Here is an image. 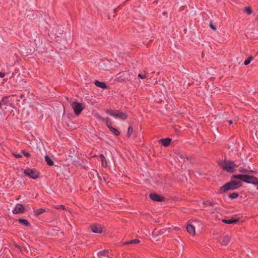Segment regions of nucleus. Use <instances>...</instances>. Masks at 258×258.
<instances>
[{
	"instance_id": "f257e3e1",
	"label": "nucleus",
	"mask_w": 258,
	"mask_h": 258,
	"mask_svg": "<svg viewBox=\"0 0 258 258\" xmlns=\"http://www.w3.org/2000/svg\"><path fill=\"white\" fill-rule=\"evenodd\" d=\"M232 178L236 179H240L244 182L252 183L256 186L258 184V178L253 176L247 174H237L233 175Z\"/></svg>"
},
{
	"instance_id": "f03ea898",
	"label": "nucleus",
	"mask_w": 258,
	"mask_h": 258,
	"mask_svg": "<svg viewBox=\"0 0 258 258\" xmlns=\"http://www.w3.org/2000/svg\"><path fill=\"white\" fill-rule=\"evenodd\" d=\"M231 177V180L225 183L220 188L221 192H225L229 190H234L241 186V183L239 181H236Z\"/></svg>"
},
{
	"instance_id": "7ed1b4c3",
	"label": "nucleus",
	"mask_w": 258,
	"mask_h": 258,
	"mask_svg": "<svg viewBox=\"0 0 258 258\" xmlns=\"http://www.w3.org/2000/svg\"><path fill=\"white\" fill-rule=\"evenodd\" d=\"M222 168L231 173L235 171L237 166L233 162L228 160H225L221 164Z\"/></svg>"
},
{
	"instance_id": "20e7f679",
	"label": "nucleus",
	"mask_w": 258,
	"mask_h": 258,
	"mask_svg": "<svg viewBox=\"0 0 258 258\" xmlns=\"http://www.w3.org/2000/svg\"><path fill=\"white\" fill-rule=\"evenodd\" d=\"M71 106H72V108L74 111L76 115H79V114H80V113L84 108V107L82 103L75 101L73 102L71 104Z\"/></svg>"
},
{
	"instance_id": "39448f33",
	"label": "nucleus",
	"mask_w": 258,
	"mask_h": 258,
	"mask_svg": "<svg viewBox=\"0 0 258 258\" xmlns=\"http://www.w3.org/2000/svg\"><path fill=\"white\" fill-rule=\"evenodd\" d=\"M105 112L107 114L115 117H118L119 118H120L122 120H125L127 118V116L126 114L122 112H118L117 113L113 112V111L110 110L109 109H106L105 110Z\"/></svg>"
},
{
	"instance_id": "423d86ee",
	"label": "nucleus",
	"mask_w": 258,
	"mask_h": 258,
	"mask_svg": "<svg viewBox=\"0 0 258 258\" xmlns=\"http://www.w3.org/2000/svg\"><path fill=\"white\" fill-rule=\"evenodd\" d=\"M24 173L26 176L33 179L37 178L39 175V173L37 171L32 169L25 170Z\"/></svg>"
},
{
	"instance_id": "0eeeda50",
	"label": "nucleus",
	"mask_w": 258,
	"mask_h": 258,
	"mask_svg": "<svg viewBox=\"0 0 258 258\" xmlns=\"http://www.w3.org/2000/svg\"><path fill=\"white\" fill-rule=\"evenodd\" d=\"M25 212V208L23 206V205L21 204H17L14 210H13V213L14 214H17L18 213H23Z\"/></svg>"
},
{
	"instance_id": "6e6552de",
	"label": "nucleus",
	"mask_w": 258,
	"mask_h": 258,
	"mask_svg": "<svg viewBox=\"0 0 258 258\" xmlns=\"http://www.w3.org/2000/svg\"><path fill=\"white\" fill-rule=\"evenodd\" d=\"M150 198L151 199L156 202H162L164 200V198L158 194L155 193H151L150 194Z\"/></svg>"
},
{
	"instance_id": "1a4fd4ad",
	"label": "nucleus",
	"mask_w": 258,
	"mask_h": 258,
	"mask_svg": "<svg viewBox=\"0 0 258 258\" xmlns=\"http://www.w3.org/2000/svg\"><path fill=\"white\" fill-rule=\"evenodd\" d=\"M91 228L92 231L95 233L100 234L101 233L102 231L101 227L100 226V225L98 224H95L92 225Z\"/></svg>"
},
{
	"instance_id": "9d476101",
	"label": "nucleus",
	"mask_w": 258,
	"mask_h": 258,
	"mask_svg": "<svg viewBox=\"0 0 258 258\" xmlns=\"http://www.w3.org/2000/svg\"><path fill=\"white\" fill-rule=\"evenodd\" d=\"M171 141V139L169 138L162 139L159 140V142L164 147H167L169 145Z\"/></svg>"
},
{
	"instance_id": "9b49d317",
	"label": "nucleus",
	"mask_w": 258,
	"mask_h": 258,
	"mask_svg": "<svg viewBox=\"0 0 258 258\" xmlns=\"http://www.w3.org/2000/svg\"><path fill=\"white\" fill-rule=\"evenodd\" d=\"M186 230L188 233L192 235H194L195 234V228L191 224H188L187 225Z\"/></svg>"
},
{
	"instance_id": "f8f14e48",
	"label": "nucleus",
	"mask_w": 258,
	"mask_h": 258,
	"mask_svg": "<svg viewBox=\"0 0 258 258\" xmlns=\"http://www.w3.org/2000/svg\"><path fill=\"white\" fill-rule=\"evenodd\" d=\"M94 84L97 87L102 89H105L107 87V86L104 82H99L98 80H95L94 81Z\"/></svg>"
},
{
	"instance_id": "ddd939ff",
	"label": "nucleus",
	"mask_w": 258,
	"mask_h": 258,
	"mask_svg": "<svg viewBox=\"0 0 258 258\" xmlns=\"http://www.w3.org/2000/svg\"><path fill=\"white\" fill-rule=\"evenodd\" d=\"M230 238L228 236H224L221 242V244L222 245H227L230 242Z\"/></svg>"
},
{
	"instance_id": "4468645a",
	"label": "nucleus",
	"mask_w": 258,
	"mask_h": 258,
	"mask_svg": "<svg viewBox=\"0 0 258 258\" xmlns=\"http://www.w3.org/2000/svg\"><path fill=\"white\" fill-rule=\"evenodd\" d=\"M99 157H100L101 161L102 166L104 167H106L107 166L108 164H107V162L106 160L105 157L102 154L99 155Z\"/></svg>"
},
{
	"instance_id": "2eb2a0df",
	"label": "nucleus",
	"mask_w": 258,
	"mask_h": 258,
	"mask_svg": "<svg viewBox=\"0 0 258 258\" xmlns=\"http://www.w3.org/2000/svg\"><path fill=\"white\" fill-rule=\"evenodd\" d=\"M238 221V219H223L222 222L226 224H234Z\"/></svg>"
},
{
	"instance_id": "dca6fc26",
	"label": "nucleus",
	"mask_w": 258,
	"mask_h": 258,
	"mask_svg": "<svg viewBox=\"0 0 258 258\" xmlns=\"http://www.w3.org/2000/svg\"><path fill=\"white\" fill-rule=\"evenodd\" d=\"M140 241L139 239H135L132 240L125 241L123 242L124 245H127V244H137L140 243Z\"/></svg>"
},
{
	"instance_id": "f3484780",
	"label": "nucleus",
	"mask_w": 258,
	"mask_h": 258,
	"mask_svg": "<svg viewBox=\"0 0 258 258\" xmlns=\"http://www.w3.org/2000/svg\"><path fill=\"white\" fill-rule=\"evenodd\" d=\"M45 160L47 164L49 166H52L54 164L53 160L48 155L45 156Z\"/></svg>"
},
{
	"instance_id": "a211bd4d",
	"label": "nucleus",
	"mask_w": 258,
	"mask_h": 258,
	"mask_svg": "<svg viewBox=\"0 0 258 258\" xmlns=\"http://www.w3.org/2000/svg\"><path fill=\"white\" fill-rule=\"evenodd\" d=\"M18 221L21 224L25 225V226L28 227L30 225V223L29 221L25 219L20 218L19 219Z\"/></svg>"
},
{
	"instance_id": "6ab92c4d",
	"label": "nucleus",
	"mask_w": 258,
	"mask_h": 258,
	"mask_svg": "<svg viewBox=\"0 0 258 258\" xmlns=\"http://www.w3.org/2000/svg\"><path fill=\"white\" fill-rule=\"evenodd\" d=\"M45 212V210L44 209L40 208V209H37L36 210H35L34 211V213L36 216H38V215H40L41 214Z\"/></svg>"
},
{
	"instance_id": "aec40b11",
	"label": "nucleus",
	"mask_w": 258,
	"mask_h": 258,
	"mask_svg": "<svg viewBox=\"0 0 258 258\" xmlns=\"http://www.w3.org/2000/svg\"><path fill=\"white\" fill-rule=\"evenodd\" d=\"M109 129L111 131V132L115 136H118L119 135L120 132L115 128H114L111 126L109 128Z\"/></svg>"
},
{
	"instance_id": "412c9836",
	"label": "nucleus",
	"mask_w": 258,
	"mask_h": 258,
	"mask_svg": "<svg viewBox=\"0 0 258 258\" xmlns=\"http://www.w3.org/2000/svg\"><path fill=\"white\" fill-rule=\"evenodd\" d=\"M229 198L231 199H234L238 197V194L236 192H234L228 196Z\"/></svg>"
},
{
	"instance_id": "4be33fe9",
	"label": "nucleus",
	"mask_w": 258,
	"mask_h": 258,
	"mask_svg": "<svg viewBox=\"0 0 258 258\" xmlns=\"http://www.w3.org/2000/svg\"><path fill=\"white\" fill-rule=\"evenodd\" d=\"M52 207H53V208L55 209H62V210L66 209L65 206L62 205L53 206Z\"/></svg>"
},
{
	"instance_id": "5701e85b",
	"label": "nucleus",
	"mask_w": 258,
	"mask_h": 258,
	"mask_svg": "<svg viewBox=\"0 0 258 258\" xmlns=\"http://www.w3.org/2000/svg\"><path fill=\"white\" fill-rule=\"evenodd\" d=\"M252 59H253V57L252 56H249L247 59H246L244 61V65L247 66V65L249 64Z\"/></svg>"
},
{
	"instance_id": "b1692460",
	"label": "nucleus",
	"mask_w": 258,
	"mask_h": 258,
	"mask_svg": "<svg viewBox=\"0 0 258 258\" xmlns=\"http://www.w3.org/2000/svg\"><path fill=\"white\" fill-rule=\"evenodd\" d=\"M133 132V128L132 127H129L127 131V136L130 137Z\"/></svg>"
},
{
	"instance_id": "393cba45",
	"label": "nucleus",
	"mask_w": 258,
	"mask_h": 258,
	"mask_svg": "<svg viewBox=\"0 0 258 258\" xmlns=\"http://www.w3.org/2000/svg\"><path fill=\"white\" fill-rule=\"evenodd\" d=\"M95 117L97 118V119L101 120H104V117H102L101 115H100L98 113H95L94 115Z\"/></svg>"
},
{
	"instance_id": "a878e982",
	"label": "nucleus",
	"mask_w": 258,
	"mask_h": 258,
	"mask_svg": "<svg viewBox=\"0 0 258 258\" xmlns=\"http://www.w3.org/2000/svg\"><path fill=\"white\" fill-rule=\"evenodd\" d=\"M107 253V251H106V250H103V251H99L98 252V255L99 256H105L106 255V254Z\"/></svg>"
},
{
	"instance_id": "bb28decb",
	"label": "nucleus",
	"mask_w": 258,
	"mask_h": 258,
	"mask_svg": "<svg viewBox=\"0 0 258 258\" xmlns=\"http://www.w3.org/2000/svg\"><path fill=\"white\" fill-rule=\"evenodd\" d=\"M239 171L241 173H248L249 172V171L242 168H240L239 169Z\"/></svg>"
},
{
	"instance_id": "cd10ccee",
	"label": "nucleus",
	"mask_w": 258,
	"mask_h": 258,
	"mask_svg": "<svg viewBox=\"0 0 258 258\" xmlns=\"http://www.w3.org/2000/svg\"><path fill=\"white\" fill-rule=\"evenodd\" d=\"M245 11L247 13V14L250 15L252 13V11L251 9L249 7L245 8Z\"/></svg>"
},
{
	"instance_id": "c85d7f7f",
	"label": "nucleus",
	"mask_w": 258,
	"mask_h": 258,
	"mask_svg": "<svg viewBox=\"0 0 258 258\" xmlns=\"http://www.w3.org/2000/svg\"><path fill=\"white\" fill-rule=\"evenodd\" d=\"M23 155L26 157H29L30 156V154L28 152H25V151L24 150H22V151Z\"/></svg>"
},
{
	"instance_id": "c756f323",
	"label": "nucleus",
	"mask_w": 258,
	"mask_h": 258,
	"mask_svg": "<svg viewBox=\"0 0 258 258\" xmlns=\"http://www.w3.org/2000/svg\"><path fill=\"white\" fill-rule=\"evenodd\" d=\"M209 27H210V28H211L212 30L215 31L216 30V28L212 24V22H211L210 25H209Z\"/></svg>"
},
{
	"instance_id": "7c9ffc66",
	"label": "nucleus",
	"mask_w": 258,
	"mask_h": 258,
	"mask_svg": "<svg viewBox=\"0 0 258 258\" xmlns=\"http://www.w3.org/2000/svg\"><path fill=\"white\" fill-rule=\"evenodd\" d=\"M138 76L141 79H144L146 78V76L145 75H142L141 74H139Z\"/></svg>"
},
{
	"instance_id": "2f4dec72",
	"label": "nucleus",
	"mask_w": 258,
	"mask_h": 258,
	"mask_svg": "<svg viewBox=\"0 0 258 258\" xmlns=\"http://www.w3.org/2000/svg\"><path fill=\"white\" fill-rule=\"evenodd\" d=\"M13 155L17 158H20L22 157L20 154H13Z\"/></svg>"
},
{
	"instance_id": "473e14b6",
	"label": "nucleus",
	"mask_w": 258,
	"mask_h": 258,
	"mask_svg": "<svg viewBox=\"0 0 258 258\" xmlns=\"http://www.w3.org/2000/svg\"><path fill=\"white\" fill-rule=\"evenodd\" d=\"M111 120H110L108 122H106V125L107 126H108V127L109 128L110 127H111Z\"/></svg>"
},
{
	"instance_id": "72a5a7b5",
	"label": "nucleus",
	"mask_w": 258,
	"mask_h": 258,
	"mask_svg": "<svg viewBox=\"0 0 258 258\" xmlns=\"http://www.w3.org/2000/svg\"><path fill=\"white\" fill-rule=\"evenodd\" d=\"M5 76V74L0 72V77L4 78Z\"/></svg>"
},
{
	"instance_id": "f704fd0d",
	"label": "nucleus",
	"mask_w": 258,
	"mask_h": 258,
	"mask_svg": "<svg viewBox=\"0 0 258 258\" xmlns=\"http://www.w3.org/2000/svg\"><path fill=\"white\" fill-rule=\"evenodd\" d=\"M110 120V118H108V117H105V118H104V120H103V121H106V123L107 122H108Z\"/></svg>"
},
{
	"instance_id": "c9c22d12",
	"label": "nucleus",
	"mask_w": 258,
	"mask_h": 258,
	"mask_svg": "<svg viewBox=\"0 0 258 258\" xmlns=\"http://www.w3.org/2000/svg\"><path fill=\"white\" fill-rule=\"evenodd\" d=\"M227 121L228 122L229 124H232L233 123V122L231 120H228Z\"/></svg>"
},
{
	"instance_id": "e433bc0d",
	"label": "nucleus",
	"mask_w": 258,
	"mask_h": 258,
	"mask_svg": "<svg viewBox=\"0 0 258 258\" xmlns=\"http://www.w3.org/2000/svg\"><path fill=\"white\" fill-rule=\"evenodd\" d=\"M207 203L209 205H210V206L212 205V203L211 202H207Z\"/></svg>"
},
{
	"instance_id": "4c0bfd02",
	"label": "nucleus",
	"mask_w": 258,
	"mask_h": 258,
	"mask_svg": "<svg viewBox=\"0 0 258 258\" xmlns=\"http://www.w3.org/2000/svg\"><path fill=\"white\" fill-rule=\"evenodd\" d=\"M2 103L0 102V108H2Z\"/></svg>"
},
{
	"instance_id": "58836bf2",
	"label": "nucleus",
	"mask_w": 258,
	"mask_h": 258,
	"mask_svg": "<svg viewBox=\"0 0 258 258\" xmlns=\"http://www.w3.org/2000/svg\"><path fill=\"white\" fill-rule=\"evenodd\" d=\"M257 186V189H258V184L257 185V186Z\"/></svg>"
}]
</instances>
